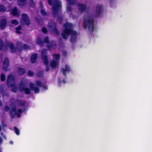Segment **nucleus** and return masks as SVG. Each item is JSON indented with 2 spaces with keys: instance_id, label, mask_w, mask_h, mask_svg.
<instances>
[{
  "instance_id": "28",
  "label": "nucleus",
  "mask_w": 152,
  "mask_h": 152,
  "mask_svg": "<svg viewBox=\"0 0 152 152\" xmlns=\"http://www.w3.org/2000/svg\"><path fill=\"white\" fill-rule=\"evenodd\" d=\"M4 44L3 41L0 39V50H1L3 48Z\"/></svg>"
},
{
  "instance_id": "48",
  "label": "nucleus",
  "mask_w": 152,
  "mask_h": 152,
  "mask_svg": "<svg viewBox=\"0 0 152 152\" xmlns=\"http://www.w3.org/2000/svg\"><path fill=\"white\" fill-rule=\"evenodd\" d=\"M40 5L41 7H43V4L42 2H40Z\"/></svg>"
},
{
  "instance_id": "45",
  "label": "nucleus",
  "mask_w": 152,
  "mask_h": 152,
  "mask_svg": "<svg viewBox=\"0 0 152 152\" xmlns=\"http://www.w3.org/2000/svg\"><path fill=\"white\" fill-rule=\"evenodd\" d=\"M49 70V67L48 66H47L46 67V71H48Z\"/></svg>"
},
{
  "instance_id": "35",
  "label": "nucleus",
  "mask_w": 152,
  "mask_h": 152,
  "mask_svg": "<svg viewBox=\"0 0 152 152\" xmlns=\"http://www.w3.org/2000/svg\"><path fill=\"white\" fill-rule=\"evenodd\" d=\"M43 73L42 71H40L38 72L37 75L39 77H41L43 75Z\"/></svg>"
},
{
  "instance_id": "34",
  "label": "nucleus",
  "mask_w": 152,
  "mask_h": 152,
  "mask_svg": "<svg viewBox=\"0 0 152 152\" xmlns=\"http://www.w3.org/2000/svg\"><path fill=\"white\" fill-rule=\"evenodd\" d=\"M29 48V46L26 45V44H23V49H28Z\"/></svg>"
},
{
  "instance_id": "5",
  "label": "nucleus",
  "mask_w": 152,
  "mask_h": 152,
  "mask_svg": "<svg viewBox=\"0 0 152 152\" xmlns=\"http://www.w3.org/2000/svg\"><path fill=\"white\" fill-rule=\"evenodd\" d=\"M53 56V59L50 62V65L52 68H55L58 66L60 56L59 54H55Z\"/></svg>"
},
{
  "instance_id": "27",
  "label": "nucleus",
  "mask_w": 152,
  "mask_h": 152,
  "mask_svg": "<svg viewBox=\"0 0 152 152\" xmlns=\"http://www.w3.org/2000/svg\"><path fill=\"white\" fill-rule=\"evenodd\" d=\"M37 43L39 44L41 46L43 45V43L40 38H38L37 41Z\"/></svg>"
},
{
  "instance_id": "21",
  "label": "nucleus",
  "mask_w": 152,
  "mask_h": 152,
  "mask_svg": "<svg viewBox=\"0 0 152 152\" xmlns=\"http://www.w3.org/2000/svg\"><path fill=\"white\" fill-rule=\"evenodd\" d=\"M12 13L13 15H17L19 14L18 9L16 7H15L12 9Z\"/></svg>"
},
{
  "instance_id": "15",
  "label": "nucleus",
  "mask_w": 152,
  "mask_h": 152,
  "mask_svg": "<svg viewBox=\"0 0 152 152\" xmlns=\"http://www.w3.org/2000/svg\"><path fill=\"white\" fill-rule=\"evenodd\" d=\"M22 19L26 24L29 25L30 24V21L28 16L25 14H23L22 15Z\"/></svg>"
},
{
  "instance_id": "20",
  "label": "nucleus",
  "mask_w": 152,
  "mask_h": 152,
  "mask_svg": "<svg viewBox=\"0 0 152 152\" xmlns=\"http://www.w3.org/2000/svg\"><path fill=\"white\" fill-rule=\"evenodd\" d=\"M37 57V54L35 53L32 55L31 58V63H34Z\"/></svg>"
},
{
  "instance_id": "11",
  "label": "nucleus",
  "mask_w": 152,
  "mask_h": 152,
  "mask_svg": "<svg viewBox=\"0 0 152 152\" xmlns=\"http://www.w3.org/2000/svg\"><path fill=\"white\" fill-rule=\"evenodd\" d=\"M15 78L12 75H9L7 80V84L8 86L12 87L15 86Z\"/></svg>"
},
{
  "instance_id": "9",
  "label": "nucleus",
  "mask_w": 152,
  "mask_h": 152,
  "mask_svg": "<svg viewBox=\"0 0 152 152\" xmlns=\"http://www.w3.org/2000/svg\"><path fill=\"white\" fill-rule=\"evenodd\" d=\"M44 42H46L48 44L47 45V47L48 48V49L51 50L52 49H55L56 47V43L54 41H53L50 43V44H48L49 42V38L48 37H46L44 40Z\"/></svg>"
},
{
  "instance_id": "33",
  "label": "nucleus",
  "mask_w": 152,
  "mask_h": 152,
  "mask_svg": "<svg viewBox=\"0 0 152 152\" xmlns=\"http://www.w3.org/2000/svg\"><path fill=\"white\" fill-rule=\"evenodd\" d=\"M1 80L2 81H4L5 80V76L4 74H2L1 75Z\"/></svg>"
},
{
  "instance_id": "53",
  "label": "nucleus",
  "mask_w": 152,
  "mask_h": 152,
  "mask_svg": "<svg viewBox=\"0 0 152 152\" xmlns=\"http://www.w3.org/2000/svg\"><path fill=\"white\" fill-rule=\"evenodd\" d=\"M2 126L3 127L4 126H6V125L4 124H3L2 125Z\"/></svg>"
},
{
  "instance_id": "54",
  "label": "nucleus",
  "mask_w": 152,
  "mask_h": 152,
  "mask_svg": "<svg viewBox=\"0 0 152 152\" xmlns=\"http://www.w3.org/2000/svg\"><path fill=\"white\" fill-rule=\"evenodd\" d=\"M10 143H11V144H12L13 143V142L12 141H11Z\"/></svg>"
},
{
  "instance_id": "26",
  "label": "nucleus",
  "mask_w": 152,
  "mask_h": 152,
  "mask_svg": "<svg viewBox=\"0 0 152 152\" xmlns=\"http://www.w3.org/2000/svg\"><path fill=\"white\" fill-rule=\"evenodd\" d=\"M29 4L31 7H33L35 6V2L33 0H29Z\"/></svg>"
},
{
  "instance_id": "4",
  "label": "nucleus",
  "mask_w": 152,
  "mask_h": 152,
  "mask_svg": "<svg viewBox=\"0 0 152 152\" xmlns=\"http://www.w3.org/2000/svg\"><path fill=\"white\" fill-rule=\"evenodd\" d=\"M23 45L21 42H17L16 47H14V45L12 43L9 44V47L10 48L12 53H14L16 51H20L23 49Z\"/></svg>"
},
{
  "instance_id": "52",
  "label": "nucleus",
  "mask_w": 152,
  "mask_h": 152,
  "mask_svg": "<svg viewBox=\"0 0 152 152\" xmlns=\"http://www.w3.org/2000/svg\"><path fill=\"white\" fill-rule=\"evenodd\" d=\"M63 83H66V81L65 80V79H64L63 80Z\"/></svg>"
},
{
  "instance_id": "1",
  "label": "nucleus",
  "mask_w": 152,
  "mask_h": 152,
  "mask_svg": "<svg viewBox=\"0 0 152 152\" xmlns=\"http://www.w3.org/2000/svg\"><path fill=\"white\" fill-rule=\"evenodd\" d=\"M65 29L62 34V37L64 39H66L70 34H71V41H75L76 39L77 33L75 31L72 29V25L71 23H66L64 25Z\"/></svg>"
},
{
  "instance_id": "46",
  "label": "nucleus",
  "mask_w": 152,
  "mask_h": 152,
  "mask_svg": "<svg viewBox=\"0 0 152 152\" xmlns=\"http://www.w3.org/2000/svg\"><path fill=\"white\" fill-rule=\"evenodd\" d=\"M59 20L60 23H61V22L62 21V18H60L59 19Z\"/></svg>"
},
{
  "instance_id": "6",
  "label": "nucleus",
  "mask_w": 152,
  "mask_h": 152,
  "mask_svg": "<svg viewBox=\"0 0 152 152\" xmlns=\"http://www.w3.org/2000/svg\"><path fill=\"white\" fill-rule=\"evenodd\" d=\"M10 112L12 117H14L16 115L19 118L21 116L20 114L22 113V110L20 109H19L18 110H17L15 107H14L11 110Z\"/></svg>"
},
{
  "instance_id": "32",
  "label": "nucleus",
  "mask_w": 152,
  "mask_h": 152,
  "mask_svg": "<svg viewBox=\"0 0 152 152\" xmlns=\"http://www.w3.org/2000/svg\"><path fill=\"white\" fill-rule=\"evenodd\" d=\"M14 130L16 134L17 135H19L20 134V131L16 127H15Z\"/></svg>"
},
{
  "instance_id": "39",
  "label": "nucleus",
  "mask_w": 152,
  "mask_h": 152,
  "mask_svg": "<svg viewBox=\"0 0 152 152\" xmlns=\"http://www.w3.org/2000/svg\"><path fill=\"white\" fill-rule=\"evenodd\" d=\"M116 0H110V5L112 6L113 4L115 2Z\"/></svg>"
},
{
  "instance_id": "38",
  "label": "nucleus",
  "mask_w": 152,
  "mask_h": 152,
  "mask_svg": "<svg viewBox=\"0 0 152 152\" xmlns=\"http://www.w3.org/2000/svg\"><path fill=\"white\" fill-rule=\"evenodd\" d=\"M34 73L33 72L31 71H29L28 72V75L29 76H31L33 75Z\"/></svg>"
},
{
  "instance_id": "25",
  "label": "nucleus",
  "mask_w": 152,
  "mask_h": 152,
  "mask_svg": "<svg viewBox=\"0 0 152 152\" xmlns=\"http://www.w3.org/2000/svg\"><path fill=\"white\" fill-rule=\"evenodd\" d=\"M68 4L69 5H72L74 4L75 2V0H66Z\"/></svg>"
},
{
  "instance_id": "18",
  "label": "nucleus",
  "mask_w": 152,
  "mask_h": 152,
  "mask_svg": "<svg viewBox=\"0 0 152 152\" xmlns=\"http://www.w3.org/2000/svg\"><path fill=\"white\" fill-rule=\"evenodd\" d=\"M42 82L40 81L37 80L36 82V85L39 87L42 86L44 89H47L48 87L47 86L42 85Z\"/></svg>"
},
{
  "instance_id": "41",
  "label": "nucleus",
  "mask_w": 152,
  "mask_h": 152,
  "mask_svg": "<svg viewBox=\"0 0 152 152\" xmlns=\"http://www.w3.org/2000/svg\"><path fill=\"white\" fill-rule=\"evenodd\" d=\"M4 109L5 111H7L9 110V107L8 106L6 105Z\"/></svg>"
},
{
  "instance_id": "43",
  "label": "nucleus",
  "mask_w": 152,
  "mask_h": 152,
  "mask_svg": "<svg viewBox=\"0 0 152 152\" xmlns=\"http://www.w3.org/2000/svg\"><path fill=\"white\" fill-rule=\"evenodd\" d=\"M3 142V139L2 138L0 137V144H2Z\"/></svg>"
},
{
  "instance_id": "29",
  "label": "nucleus",
  "mask_w": 152,
  "mask_h": 152,
  "mask_svg": "<svg viewBox=\"0 0 152 152\" xmlns=\"http://www.w3.org/2000/svg\"><path fill=\"white\" fill-rule=\"evenodd\" d=\"M40 12L41 15H42L43 16H45L46 15V12L43 9H41Z\"/></svg>"
},
{
  "instance_id": "55",
  "label": "nucleus",
  "mask_w": 152,
  "mask_h": 152,
  "mask_svg": "<svg viewBox=\"0 0 152 152\" xmlns=\"http://www.w3.org/2000/svg\"><path fill=\"white\" fill-rule=\"evenodd\" d=\"M0 152H1V150H0Z\"/></svg>"
},
{
  "instance_id": "47",
  "label": "nucleus",
  "mask_w": 152,
  "mask_h": 152,
  "mask_svg": "<svg viewBox=\"0 0 152 152\" xmlns=\"http://www.w3.org/2000/svg\"><path fill=\"white\" fill-rule=\"evenodd\" d=\"M63 54L64 56H66V52L64 51L63 52Z\"/></svg>"
},
{
  "instance_id": "44",
  "label": "nucleus",
  "mask_w": 152,
  "mask_h": 152,
  "mask_svg": "<svg viewBox=\"0 0 152 152\" xmlns=\"http://www.w3.org/2000/svg\"><path fill=\"white\" fill-rule=\"evenodd\" d=\"M58 84H59V85H60V84H61V81L60 79L59 78H58Z\"/></svg>"
},
{
  "instance_id": "40",
  "label": "nucleus",
  "mask_w": 152,
  "mask_h": 152,
  "mask_svg": "<svg viewBox=\"0 0 152 152\" xmlns=\"http://www.w3.org/2000/svg\"><path fill=\"white\" fill-rule=\"evenodd\" d=\"M67 10L68 12H70L71 10V7L69 6H68L67 7Z\"/></svg>"
},
{
  "instance_id": "16",
  "label": "nucleus",
  "mask_w": 152,
  "mask_h": 152,
  "mask_svg": "<svg viewBox=\"0 0 152 152\" xmlns=\"http://www.w3.org/2000/svg\"><path fill=\"white\" fill-rule=\"evenodd\" d=\"M7 21L5 19H2L0 22V26L1 29H4L6 26Z\"/></svg>"
},
{
  "instance_id": "22",
  "label": "nucleus",
  "mask_w": 152,
  "mask_h": 152,
  "mask_svg": "<svg viewBox=\"0 0 152 152\" xmlns=\"http://www.w3.org/2000/svg\"><path fill=\"white\" fill-rule=\"evenodd\" d=\"M17 104L21 107L24 106L26 104V102L24 101L18 100L17 101Z\"/></svg>"
},
{
  "instance_id": "8",
  "label": "nucleus",
  "mask_w": 152,
  "mask_h": 152,
  "mask_svg": "<svg viewBox=\"0 0 152 152\" xmlns=\"http://www.w3.org/2000/svg\"><path fill=\"white\" fill-rule=\"evenodd\" d=\"M47 51L45 49H43L41 52V57L44 63L46 65L48 64V60L47 56Z\"/></svg>"
},
{
  "instance_id": "19",
  "label": "nucleus",
  "mask_w": 152,
  "mask_h": 152,
  "mask_svg": "<svg viewBox=\"0 0 152 152\" xmlns=\"http://www.w3.org/2000/svg\"><path fill=\"white\" fill-rule=\"evenodd\" d=\"M65 69H64V68H62L61 69V71H62V73L64 75L65 77L66 76V75L65 72H69L70 71V68L67 65H65Z\"/></svg>"
},
{
  "instance_id": "37",
  "label": "nucleus",
  "mask_w": 152,
  "mask_h": 152,
  "mask_svg": "<svg viewBox=\"0 0 152 152\" xmlns=\"http://www.w3.org/2000/svg\"><path fill=\"white\" fill-rule=\"evenodd\" d=\"M12 87H13L12 89V91L14 92H16L17 90V88L16 87H15V86H12Z\"/></svg>"
},
{
  "instance_id": "10",
  "label": "nucleus",
  "mask_w": 152,
  "mask_h": 152,
  "mask_svg": "<svg viewBox=\"0 0 152 152\" xmlns=\"http://www.w3.org/2000/svg\"><path fill=\"white\" fill-rule=\"evenodd\" d=\"M19 90L20 91H24L26 94H29L30 93V91L28 88H26L25 86L22 82L20 83Z\"/></svg>"
},
{
  "instance_id": "36",
  "label": "nucleus",
  "mask_w": 152,
  "mask_h": 152,
  "mask_svg": "<svg viewBox=\"0 0 152 152\" xmlns=\"http://www.w3.org/2000/svg\"><path fill=\"white\" fill-rule=\"evenodd\" d=\"M5 10V8L3 5H0V11H4Z\"/></svg>"
},
{
  "instance_id": "12",
  "label": "nucleus",
  "mask_w": 152,
  "mask_h": 152,
  "mask_svg": "<svg viewBox=\"0 0 152 152\" xmlns=\"http://www.w3.org/2000/svg\"><path fill=\"white\" fill-rule=\"evenodd\" d=\"M78 8L79 12L82 13L87 9V6L86 5L81 3H79L78 4Z\"/></svg>"
},
{
  "instance_id": "42",
  "label": "nucleus",
  "mask_w": 152,
  "mask_h": 152,
  "mask_svg": "<svg viewBox=\"0 0 152 152\" xmlns=\"http://www.w3.org/2000/svg\"><path fill=\"white\" fill-rule=\"evenodd\" d=\"M42 31L44 33H46L47 32V29L45 28H43L42 29Z\"/></svg>"
},
{
  "instance_id": "7",
  "label": "nucleus",
  "mask_w": 152,
  "mask_h": 152,
  "mask_svg": "<svg viewBox=\"0 0 152 152\" xmlns=\"http://www.w3.org/2000/svg\"><path fill=\"white\" fill-rule=\"evenodd\" d=\"M48 26L49 28V30L50 31L56 34H58V32L56 27L55 23L52 21L49 22L48 23Z\"/></svg>"
},
{
  "instance_id": "3",
  "label": "nucleus",
  "mask_w": 152,
  "mask_h": 152,
  "mask_svg": "<svg viewBox=\"0 0 152 152\" xmlns=\"http://www.w3.org/2000/svg\"><path fill=\"white\" fill-rule=\"evenodd\" d=\"M49 4L52 6V13L56 16L60 14L61 12V5L59 0H48Z\"/></svg>"
},
{
  "instance_id": "24",
  "label": "nucleus",
  "mask_w": 152,
  "mask_h": 152,
  "mask_svg": "<svg viewBox=\"0 0 152 152\" xmlns=\"http://www.w3.org/2000/svg\"><path fill=\"white\" fill-rule=\"evenodd\" d=\"M20 1L18 2L19 5L21 7L24 5L26 4L25 2V0H20Z\"/></svg>"
},
{
  "instance_id": "13",
  "label": "nucleus",
  "mask_w": 152,
  "mask_h": 152,
  "mask_svg": "<svg viewBox=\"0 0 152 152\" xmlns=\"http://www.w3.org/2000/svg\"><path fill=\"white\" fill-rule=\"evenodd\" d=\"M29 86L31 90L34 91L35 93L39 92L40 89L39 88L36 86L34 84L30 83L29 84Z\"/></svg>"
},
{
  "instance_id": "49",
  "label": "nucleus",
  "mask_w": 152,
  "mask_h": 152,
  "mask_svg": "<svg viewBox=\"0 0 152 152\" xmlns=\"http://www.w3.org/2000/svg\"><path fill=\"white\" fill-rule=\"evenodd\" d=\"M1 134L2 136H3L4 137H5V136H4V133L2 132H1Z\"/></svg>"
},
{
  "instance_id": "31",
  "label": "nucleus",
  "mask_w": 152,
  "mask_h": 152,
  "mask_svg": "<svg viewBox=\"0 0 152 152\" xmlns=\"http://www.w3.org/2000/svg\"><path fill=\"white\" fill-rule=\"evenodd\" d=\"M21 29V27L20 26H19L16 29V32L18 34H20V32L19 31V30H20Z\"/></svg>"
},
{
  "instance_id": "14",
  "label": "nucleus",
  "mask_w": 152,
  "mask_h": 152,
  "mask_svg": "<svg viewBox=\"0 0 152 152\" xmlns=\"http://www.w3.org/2000/svg\"><path fill=\"white\" fill-rule=\"evenodd\" d=\"M9 65V60L7 58H5L3 61V68L4 70H6Z\"/></svg>"
},
{
  "instance_id": "17",
  "label": "nucleus",
  "mask_w": 152,
  "mask_h": 152,
  "mask_svg": "<svg viewBox=\"0 0 152 152\" xmlns=\"http://www.w3.org/2000/svg\"><path fill=\"white\" fill-rule=\"evenodd\" d=\"M101 7L100 6H98L97 7L95 13V17H98L100 14L101 12Z\"/></svg>"
},
{
  "instance_id": "2",
  "label": "nucleus",
  "mask_w": 152,
  "mask_h": 152,
  "mask_svg": "<svg viewBox=\"0 0 152 152\" xmlns=\"http://www.w3.org/2000/svg\"><path fill=\"white\" fill-rule=\"evenodd\" d=\"M83 27L84 29L88 28V29L91 31H93L94 28V20L90 15L87 14L84 16Z\"/></svg>"
},
{
  "instance_id": "30",
  "label": "nucleus",
  "mask_w": 152,
  "mask_h": 152,
  "mask_svg": "<svg viewBox=\"0 0 152 152\" xmlns=\"http://www.w3.org/2000/svg\"><path fill=\"white\" fill-rule=\"evenodd\" d=\"M11 22L12 24L17 25L18 24V22L16 20H12Z\"/></svg>"
},
{
  "instance_id": "51",
  "label": "nucleus",
  "mask_w": 152,
  "mask_h": 152,
  "mask_svg": "<svg viewBox=\"0 0 152 152\" xmlns=\"http://www.w3.org/2000/svg\"><path fill=\"white\" fill-rule=\"evenodd\" d=\"M2 103L1 101L0 100V107L2 106Z\"/></svg>"
},
{
  "instance_id": "50",
  "label": "nucleus",
  "mask_w": 152,
  "mask_h": 152,
  "mask_svg": "<svg viewBox=\"0 0 152 152\" xmlns=\"http://www.w3.org/2000/svg\"><path fill=\"white\" fill-rule=\"evenodd\" d=\"M4 93L5 92L4 91H3L1 92V93L2 94L3 96H4Z\"/></svg>"
},
{
  "instance_id": "23",
  "label": "nucleus",
  "mask_w": 152,
  "mask_h": 152,
  "mask_svg": "<svg viewBox=\"0 0 152 152\" xmlns=\"http://www.w3.org/2000/svg\"><path fill=\"white\" fill-rule=\"evenodd\" d=\"M17 72L19 75H22L25 73V70L23 68H19L18 69Z\"/></svg>"
}]
</instances>
